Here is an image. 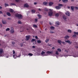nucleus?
I'll list each match as a JSON object with an SVG mask.
<instances>
[{
  "label": "nucleus",
  "instance_id": "obj_1",
  "mask_svg": "<svg viewBox=\"0 0 78 78\" xmlns=\"http://www.w3.org/2000/svg\"><path fill=\"white\" fill-rule=\"evenodd\" d=\"M15 17H18L19 19H22V17H23L22 15L20 14H18V13L15 14Z\"/></svg>",
  "mask_w": 78,
  "mask_h": 78
},
{
  "label": "nucleus",
  "instance_id": "obj_2",
  "mask_svg": "<svg viewBox=\"0 0 78 78\" xmlns=\"http://www.w3.org/2000/svg\"><path fill=\"white\" fill-rule=\"evenodd\" d=\"M49 10L51 11L48 13V16H53V12L51 11V9H49Z\"/></svg>",
  "mask_w": 78,
  "mask_h": 78
},
{
  "label": "nucleus",
  "instance_id": "obj_3",
  "mask_svg": "<svg viewBox=\"0 0 78 78\" xmlns=\"http://www.w3.org/2000/svg\"><path fill=\"white\" fill-rule=\"evenodd\" d=\"M3 50L2 48H0V55H2L3 53Z\"/></svg>",
  "mask_w": 78,
  "mask_h": 78
},
{
  "label": "nucleus",
  "instance_id": "obj_4",
  "mask_svg": "<svg viewBox=\"0 0 78 78\" xmlns=\"http://www.w3.org/2000/svg\"><path fill=\"white\" fill-rule=\"evenodd\" d=\"M65 14L68 16H69L70 15V13L69 12H67L65 13Z\"/></svg>",
  "mask_w": 78,
  "mask_h": 78
},
{
  "label": "nucleus",
  "instance_id": "obj_5",
  "mask_svg": "<svg viewBox=\"0 0 78 78\" xmlns=\"http://www.w3.org/2000/svg\"><path fill=\"white\" fill-rule=\"evenodd\" d=\"M53 52L52 51H48L46 52L47 54H53Z\"/></svg>",
  "mask_w": 78,
  "mask_h": 78
},
{
  "label": "nucleus",
  "instance_id": "obj_6",
  "mask_svg": "<svg viewBox=\"0 0 78 78\" xmlns=\"http://www.w3.org/2000/svg\"><path fill=\"white\" fill-rule=\"evenodd\" d=\"M26 41H28L30 39V35L26 36Z\"/></svg>",
  "mask_w": 78,
  "mask_h": 78
},
{
  "label": "nucleus",
  "instance_id": "obj_7",
  "mask_svg": "<svg viewBox=\"0 0 78 78\" xmlns=\"http://www.w3.org/2000/svg\"><path fill=\"white\" fill-rule=\"evenodd\" d=\"M57 42L58 44H59L61 45V43H62V41H61V40H58Z\"/></svg>",
  "mask_w": 78,
  "mask_h": 78
},
{
  "label": "nucleus",
  "instance_id": "obj_8",
  "mask_svg": "<svg viewBox=\"0 0 78 78\" xmlns=\"http://www.w3.org/2000/svg\"><path fill=\"white\" fill-rule=\"evenodd\" d=\"M43 4L44 5H45V6H46L48 4V3L46 2H43Z\"/></svg>",
  "mask_w": 78,
  "mask_h": 78
},
{
  "label": "nucleus",
  "instance_id": "obj_9",
  "mask_svg": "<svg viewBox=\"0 0 78 78\" xmlns=\"http://www.w3.org/2000/svg\"><path fill=\"white\" fill-rule=\"evenodd\" d=\"M67 43H68V44H72V42L68 40V41H65Z\"/></svg>",
  "mask_w": 78,
  "mask_h": 78
},
{
  "label": "nucleus",
  "instance_id": "obj_10",
  "mask_svg": "<svg viewBox=\"0 0 78 78\" xmlns=\"http://www.w3.org/2000/svg\"><path fill=\"white\" fill-rule=\"evenodd\" d=\"M55 8L57 9H61V7L58 6H55Z\"/></svg>",
  "mask_w": 78,
  "mask_h": 78
},
{
  "label": "nucleus",
  "instance_id": "obj_11",
  "mask_svg": "<svg viewBox=\"0 0 78 78\" xmlns=\"http://www.w3.org/2000/svg\"><path fill=\"white\" fill-rule=\"evenodd\" d=\"M24 7H26V8H28V4H26L24 5Z\"/></svg>",
  "mask_w": 78,
  "mask_h": 78
},
{
  "label": "nucleus",
  "instance_id": "obj_12",
  "mask_svg": "<svg viewBox=\"0 0 78 78\" xmlns=\"http://www.w3.org/2000/svg\"><path fill=\"white\" fill-rule=\"evenodd\" d=\"M13 57L15 59H16V58H17V54H15L13 55Z\"/></svg>",
  "mask_w": 78,
  "mask_h": 78
},
{
  "label": "nucleus",
  "instance_id": "obj_13",
  "mask_svg": "<svg viewBox=\"0 0 78 78\" xmlns=\"http://www.w3.org/2000/svg\"><path fill=\"white\" fill-rule=\"evenodd\" d=\"M53 5V2H50L49 3V6H51V5Z\"/></svg>",
  "mask_w": 78,
  "mask_h": 78
},
{
  "label": "nucleus",
  "instance_id": "obj_14",
  "mask_svg": "<svg viewBox=\"0 0 78 78\" xmlns=\"http://www.w3.org/2000/svg\"><path fill=\"white\" fill-rule=\"evenodd\" d=\"M75 8L74 7V6H72L71 7V9L72 11H74V8Z\"/></svg>",
  "mask_w": 78,
  "mask_h": 78
},
{
  "label": "nucleus",
  "instance_id": "obj_15",
  "mask_svg": "<svg viewBox=\"0 0 78 78\" xmlns=\"http://www.w3.org/2000/svg\"><path fill=\"white\" fill-rule=\"evenodd\" d=\"M2 22L3 24H6V21H2Z\"/></svg>",
  "mask_w": 78,
  "mask_h": 78
},
{
  "label": "nucleus",
  "instance_id": "obj_16",
  "mask_svg": "<svg viewBox=\"0 0 78 78\" xmlns=\"http://www.w3.org/2000/svg\"><path fill=\"white\" fill-rule=\"evenodd\" d=\"M69 36H68V35H67L64 37V39H67L68 38H69Z\"/></svg>",
  "mask_w": 78,
  "mask_h": 78
},
{
  "label": "nucleus",
  "instance_id": "obj_17",
  "mask_svg": "<svg viewBox=\"0 0 78 78\" xmlns=\"http://www.w3.org/2000/svg\"><path fill=\"white\" fill-rule=\"evenodd\" d=\"M50 29L51 30H55V27H53V26H51L50 27Z\"/></svg>",
  "mask_w": 78,
  "mask_h": 78
},
{
  "label": "nucleus",
  "instance_id": "obj_18",
  "mask_svg": "<svg viewBox=\"0 0 78 78\" xmlns=\"http://www.w3.org/2000/svg\"><path fill=\"white\" fill-rule=\"evenodd\" d=\"M7 15L8 16H11V14L9 12H7L6 13Z\"/></svg>",
  "mask_w": 78,
  "mask_h": 78
},
{
  "label": "nucleus",
  "instance_id": "obj_19",
  "mask_svg": "<svg viewBox=\"0 0 78 78\" xmlns=\"http://www.w3.org/2000/svg\"><path fill=\"white\" fill-rule=\"evenodd\" d=\"M14 29H11L10 30L11 33H14Z\"/></svg>",
  "mask_w": 78,
  "mask_h": 78
},
{
  "label": "nucleus",
  "instance_id": "obj_20",
  "mask_svg": "<svg viewBox=\"0 0 78 78\" xmlns=\"http://www.w3.org/2000/svg\"><path fill=\"white\" fill-rule=\"evenodd\" d=\"M32 13H35L36 12V11L34 9H33L31 10Z\"/></svg>",
  "mask_w": 78,
  "mask_h": 78
},
{
  "label": "nucleus",
  "instance_id": "obj_21",
  "mask_svg": "<svg viewBox=\"0 0 78 78\" xmlns=\"http://www.w3.org/2000/svg\"><path fill=\"white\" fill-rule=\"evenodd\" d=\"M10 11L11 12H14V10L13 9H10Z\"/></svg>",
  "mask_w": 78,
  "mask_h": 78
},
{
  "label": "nucleus",
  "instance_id": "obj_22",
  "mask_svg": "<svg viewBox=\"0 0 78 78\" xmlns=\"http://www.w3.org/2000/svg\"><path fill=\"white\" fill-rule=\"evenodd\" d=\"M38 16V17L39 19H41L42 16L40 15H37Z\"/></svg>",
  "mask_w": 78,
  "mask_h": 78
},
{
  "label": "nucleus",
  "instance_id": "obj_23",
  "mask_svg": "<svg viewBox=\"0 0 78 78\" xmlns=\"http://www.w3.org/2000/svg\"><path fill=\"white\" fill-rule=\"evenodd\" d=\"M32 42H36V39H33L31 40Z\"/></svg>",
  "mask_w": 78,
  "mask_h": 78
},
{
  "label": "nucleus",
  "instance_id": "obj_24",
  "mask_svg": "<svg viewBox=\"0 0 78 78\" xmlns=\"http://www.w3.org/2000/svg\"><path fill=\"white\" fill-rule=\"evenodd\" d=\"M55 17H59V14L58 13H56L55 14Z\"/></svg>",
  "mask_w": 78,
  "mask_h": 78
},
{
  "label": "nucleus",
  "instance_id": "obj_25",
  "mask_svg": "<svg viewBox=\"0 0 78 78\" xmlns=\"http://www.w3.org/2000/svg\"><path fill=\"white\" fill-rule=\"evenodd\" d=\"M45 52H44V51H42L41 53V55H44V54H45Z\"/></svg>",
  "mask_w": 78,
  "mask_h": 78
},
{
  "label": "nucleus",
  "instance_id": "obj_26",
  "mask_svg": "<svg viewBox=\"0 0 78 78\" xmlns=\"http://www.w3.org/2000/svg\"><path fill=\"white\" fill-rule=\"evenodd\" d=\"M63 18L64 20H66L67 19V18H66V17L65 16H63Z\"/></svg>",
  "mask_w": 78,
  "mask_h": 78
},
{
  "label": "nucleus",
  "instance_id": "obj_27",
  "mask_svg": "<svg viewBox=\"0 0 78 78\" xmlns=\"http://www.w3.org/2000/svg\"><path fill=\"white\" fill-rule=\"evenodd\" d=\"M5 7H6V6H9V5H8V4L7 3H5Z\"/></svg>",
  "mask_w": 78,
  "mask_h": 78
},
{
  "label": "nucleus",
  "instance_id": "obj_28",
  "mask_svg": "<svg viewBox=\"0 0 78 78\" xmlns=\"http://www.w3.org/2000/svg\"><path fill=\"white\" fill-rule=\"evenodd\" d=\"M18 24H21V23H22V22H21L20 21H18Z\"/></svg>",
  "mask_w": 78,
  "mask_h": 78
},
{
  "label": "nucleus",
  "instance_id": "obj_29",
  "mask_svg": "<svg viewBox=\"0 0 78 78\" xmlns=\"http://www.w3.org/2000/svg\"><path fill=\"white\" fill-rule=\"evenodd\" d=\"M33 27H34V28H37V26L36 24H34L33 26Z\"/></svg>",
  "mask_w": 78,
  "mask_h": 78
},
{
  "label": "nucleus",
  "instance_id": "obj_30",
  "mask_svg": "<svg viewBox=\"0 0 78 78\" xmlns=\"http://www.w3.org/2000/svg\"><path fill=\"white\" fill-rule=\"evenodd\" d=\"M56 24L57 25H59V22H56Z\"/></svg>",
  "mask_w": 78,
  "mask_h": 78
},
{
  "label": "nucleus",
  "instance_id": "obj_31",
  "mask_svg": "<svg viewBox=\"0 0 78 78\" xmlns=\"http://www.w3.org/2000/svg\"><path fill=\"white\" fill-rule=\"evenodd\" d=\"M57 50H58V51H59V52H61L62 51L61 49H60V48L57 49Z\"/></svg>",
  "mask_w": 78,
  "mask_h": 78
},
{
  "label": "nucleus",
  "instance_id": "obj_32",
  "mask_svg": "<svg viewBox=\"0 0 78 78\" xmlns=\"http://www.w3.org/2000/svg\"><path fill=\"white\" fill-rule=\"evenodd\" d=\"M44 11H48V9L47 8H45L44 9Z\"/></svg>",
  "mask_w": 78,
  "mask_h": 78
},
{
  "label": "nucleus",
  "instance_id": "obj_33",
  "mask_svg": "<svg viewBox=\"0 0 78 78\" xmlns=\"http://www.w3.org/2000/svg\"><path fill=\"white\" fill-rule=\"evenodd\" d=\"M37 42L38 44H40V43H41V41L40 40H38L37 41Z\"/></svg>",
  "mask_w": 78,
  "mask_h": 78
},
{
  "label": "nucleus",
  "instance_id": "obj_34",
  "mask_svg": "<svg viewBox=\"0 0 78 78\" xmlns=\"http://www.w3.org/2000/svg\"><path fill=\"white\" fill-rule=\"evenodd\" d=\"M68 1V0H62V2H64V3L66 2H67Z\"/></svg>",
  "mask_w": 78,
  "mask_h": 78
},
{
  "label": "nucleus",
  "instance_id": "obj_35",
  "mask_svg": "<svg viewBox=\"0 0 78 78\" xmlns=\"http://www.w3.org/2000/svg\"><path fill=\"white\" fill-rule=\"evenodd\" d=\"M11 5H13L14 6H16V4L14 3H11L10 4Z\"/></svg>",
  "mask_w": 78,
  "mask_h": 78
},
{
  "label": "nucleus",
  "instance_id": "obj_36",
  "mask_svg": "<svg viewBox=\"0 0 78 78\" xmlns=\"http://www.w3.org/2000/svg\"><path fill=\"white\" fill-rule=\"evenodd\" d=\"M68 32L69 33H72V30H68Z\"/></svg>",
  "mask_w": 78,
  "mask_h": 78
},
{
  "label": "nucleus",
  "instance_id": "obj_37",
  "mask_svg": "<svg viewBox=\"0 0 78 78\" xmlns=\"http://www.w3.org/2000/svg\"><path fill=\"white\" fill-rule=\"evenodd\" d=\"M58 6H62V4H58Z\"/></svg>",
  "mask_w": 78,
  "mask_h": 78
},
{
  "label": "nucleus",
  "instance_id": "obj_38",
  "mask_svg": "<svg viewBox=\"0 0 78 78\" xmlns=\"http://www.w3.org/2000/svg\"><path fill=\"white\" fill-rule=\"evenodd\" d=\"M74 33L75 34H76L77 35H78V32H74Z\"/></svg>",
  "mask_w": 78,
  "mask_h": 78
},
{
  "label": "nucleus",
  "instance_id": "obj_39",
  "mask_svg": "<svg viewBox=\"0 0 78 78\" xmlns=\"http://www.w3.org/2000/svg\"><path fill=\"white\" fill-rule=\"evenodd\" d=\"M73 37H76V35L75 34H74L73 35Z\"/></svg>",
  "mask_w": 78,
  "mask_h": 78
},
{
  "label": "nucleus",
  "instance_id": "obj_40",
  "mask_svg": "<svg viewBox=\"0 0 78 78\" xmlns=\"http://www.w3.org/2000/svg\"><path fill=\"white\" fill-rule=\"evenodd\" d=\"M16 2H17V3H18V2H20V0H15Z\"/></svg>",
  "mask_w": 78,
  "mask_h": 78
},
{
  "label": "nucleus",
  "instance_id": "obj_41",
  "mask_svg": "<svg viewBox=\"0 0 78 78\" xmlns=\"http://www.w3.org/2000/svg\"><path fill=\"white\" fill-rule=\"evenodd\" d=\"M48 41H49V39H47L45 41V42L47 43Z\"/></svg>",
  "mask_w": 78,
  "mask_h": 78
},
{
  "label": "nucleus",
  "instance_id": "obj_42",
  "mask_svg": "<svg viewBox=\"0 0 78 78\" xmlns=\"http://www.w3.org/2000/svg\"><path fill=\"white\" fill-rule=\"evenodd\" d=\"M10 29L9 28H7L6 29V31H9Z\"/></svg>",
  "mask_w": 78,
  "mask_h": 78
},
{
  "label": "nucleus",
  "instance_id": "obj_43",
  "mask_svg": "<svg viewBox=\"0 0 78 78\" xmlns=\"http://www.w3.org/2000/svg\"><path fill=\"white\" fill-rule=\"evenodd\" d=\"M55 54L57 55H59V53H58V51H56V52H55Z\"/></svg>",
  "mask_w": 78,
  "mask_h": 78
},
{
  "label": "nucleus",
  "instance_id": "obj_44",
  "mask_svg": "<svg viewBox=\"0 0 78 78\" xmlns=\"http://www.w3.org/2000/svg\"><path fill=\"white\" fill-rule=\"evenodd\" d=\"M37 19H35L34 21H35V22H37Z\"/></svg>",
  "mask_w": 78,
  "mask_h": 78
},
{
  "label": "nucleus",
  "instance_id": "obj_45",
  "mask_svg": "<svg viewBox=\"0 0 78 78\" xmlns=\"http://www.w3.org/2000/svg\"><path fill=\"white\" fill-rule=\"evenodd\" d=\"M73 56L74 57H78V56H77V55H73Z\"/></svg>",
  "mask_w": 78,
  "mask_h": 78
},
{
  "label": "nucleus",
  "instance_id": "obj_46",
  "mask_svg": "<svg viewBox=\"0 0 78 78\" xmlns=\"http://www.w3.org/2000/svg\"><path fill=\"white\" fill-rule=\"evenodd\" d=\"M16 52H15V50H13V54H15Z\"/></svg>",
  "mask_w": 78,
  "mask_h": 78
},
{
  "label": "nucleus",
  "instance_id": "obj_47",
  "mask_svg": "<svg viewBox=\"0 0 78 78\" xmlns=\"http://www.w3.org/2000/svg\"><path fill=\"white\" fill-rule=\"evenodd\" d=\"M33 55L32 54L30 53V56H33Z\"/></svg>",
  "mask_w": 78,
  "mask_h": 78
},
{
  "label": "nucleus",
  "instance_id": "obj_48",
  "mask_svg": "<svg viewBox=\"0 0 78 78\" xmlns=\"http://www.w3.org/2000/svg\"><path fill=\"white\" fill-rule=\"evenodd\" d=\"M33 48H36V46H32Z\"/></svg>",
  "mask_w": 78,
  "mask_h": 78
},
{
  "label": "nucleus",
  "instance_id": "obj_49",
  "mask_svg": "<svg viewBox=\"0 0 78 78\" xmlns=\"http://www.w3.org/2000/svg\"><path fill=\"white\" fill-rule=\"evenodd\" d=\"M12 44H15V42H14V41H12Z\"/></svg>",
  "mask_w": 78,
  "mask_h": 78
},
{
  "label": "nucleus",
  "instance_id": "obj_50",
  "mask_svg": "<svg viewBox=\"0 0 78 78\" xmlns=\"http://www.w3.org/2000/svg\"><path fill=\"white\" fill-rule=\"evenodd\" d=\"M62 44H66V43H65V42L63 41V42H62Z\"/></svg>",
  "mask_w": 78,
  "mask_h": 78
},
{
  "label": "nucleus",
  "instance_id": "obj_51",
  "mask_svg": "<svg viewBox=\"0 0 78 78\" xmlns=\"http://www.w3.org/2000/svg\"><path fill=\"white\" fill-rule=\"evenodd\" d=\"M50 33H54V32H53V31H51L50 32Z\"/></svg>",
  "mask_w": 78,
  "mask_h": 78
},
{
  "label": "nucleus",
  "instance_id": "obj_52",
  "mask_svg": "<svg viewBox=\"0 0 78 78\" xmlns=\"http://www.w3.org/2000/svg\"><path fill=\"white\" fill-rule=\"evenodd\" d=\"M36 4H37V2H34V5H36Z\"/></svg>",
  "mask_w": 78,
  "mask_h": 78
},
{
  "label": "nucleus",
  "instance_id": "obj_53",
  "mask_svg": "<svg viewBox=\"0 0 78 78\" xmlns=\"http://www.w3.org/2000/svg\"><path fill=\"white\" fill-rule=\"evenodd\" d=\"M35 37L36 39H38L37 36H35Z\"/></svg>",
  "mask_w": 78,
  "mask_h": 78
},
{
  "label": "nucleus",
  "instance_id": "obj_54",
  "mask_svg": "<svg viewBox=\"0 0 78 78\" xmlns=\"http://www.w3.org/2000/svg\"><path fill=\"white\" fill-rule=\"evenodd\" d=\"M76 9H78V7H75Z\"/></svg>",
  "mask_w": 78,
  "mask_h": 78
},
{
  "label": "nucleus",
  "instance_id": "obj_55",
  "mask_svg": "<svg viewBox=\"0 0 78 78\" xmlns=\"http://www.w3.org/2000/svg\"><path fill=\"white\" fill-rule=\"evenodd\" d=\"M20 45H21V47H22L23 46V44H21Z\"/></svg>",
  "mask_w": 78,
  "mask_h": 78
},
{
  "label": "nucleus",
  "instance_id": "obj_56",
  "mask_svg": "<svg viewBox=\"0 0 78 78\" xmlns=\"http://www.w3.org/2000/svg\"><path fill=\"white\" fill-rule=\"evenodd\" d=\"M38 11H41V9H40V8L39 9H38Z\"/></svg>",
  "mask_w": 78,
  "mask_h": 78
},
{
  "label": "nucleus",
  "instance_id": "obj_57",
  "mask_svg": "<svg viewBox=\"0 0 78 78\" xmlns=\"http://www.w3.org/2000/svg\"><path fill=\"white\" fill-rule=\"evenodd\" d=\"M65 51H66V52H67V53H68V52H69V51H67V50H65Z\"/></svg>",
  "mask_w": 78,
  "mask_h": 78
},
{
  "label": "nucleus",
  "instance_id": "obj_58",
  "mask_svg": "<svg viewBox=\"0 0 78 78\" xmlns=\"http://www.w3.org/2000/svg\"><path fill=\"white\" fill-rule=\"evenodd\" d=\"M0 14H3V12L2 11H0Z\"/></svg>",
  "mask_w": 78,
  "mask_h": 78
},
{
  "label": "nucleus",
  "instance_id": "obj_59",
  "mask_svg": "<svg viewBox=\"0 0 78 78\" xmlns=\"http://www.w3.org/2000/svg\"><path fill=\"white\" fill-rule=\"evenodd\" d=\"M55 48H54V47H53L52 48V49H53V50H54Z\"/></svg>",
  "mask_w": 78,
  "mask_h": 78
},
{
  "label": "nucleus",
  "instance_id": "obj_60",
  "mask_svg": "<svg viewBox=\"0 0 78 78\" xmlns=\"http://www.w3.org/2000/svg\"><path fill=\"white\" fill-rule=\"evenodd\" d=\"M8 19H9V20H11V18H10V17L8 18Z\"/></svg>",
  "mask_w": 78,
  "mask_h": 78
},
{
  "label": "nucleus",
  "instance_id": "obj_61",
  "mask_svg": "<svg viewBox=\"0 0 78 78\" xmlns=\"http://www.w3.org/2000/svg\"><path fill=\"white\" fill-rule=\"evenodd\" d=\"M49 24L50 25H51V22H49Z\"/></svg>",
  "mask_w": 78,
  "mask_h": 78
},
{
  "label": "nucleus",
  "instance_id": "obj_62",
  "mask_svg": "<svg viewBox=\"0 0 78 78\" xmlns=\"http://www.w3.org/2000/svg\"><path fill=\"white\" fill-rule=\"evenodd\" d=\"M48 45H49V46L50 47L51 46V44H49Z\"/></svg>",
  "mask_w": 78,
  "mask_h": 78
},
{
  "label": "nucleus",
  "instance_id": "obj_63",
  "mask_svg": "<svg viewBox=\"0 0 78 78\" xmlns=\"http://www.w3.org/2000/svg\"><path fill=\"white\" fill-rule=\"evenodd\" d=\"M27 30L28 31H29L30 30H29L28 29H27Z\"/></svg>",
  "mask_w": 78,
  "mask_h": 78
},
{
  "label": "nucleus",
  "instance_id": "obj_64",
  "mask_svg": "<svg viewBox=\"0 0 78 78\" xmlns=\"http://www.w3.org/2000/svg\"><path fill=\"white\" fill-rule=\"evenodd\" d=\"M2 7L1 6H0V9H2Z\"/></svg>",
  "mask_w": 78,
  "mask_h": 78
}]
</instances>
